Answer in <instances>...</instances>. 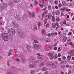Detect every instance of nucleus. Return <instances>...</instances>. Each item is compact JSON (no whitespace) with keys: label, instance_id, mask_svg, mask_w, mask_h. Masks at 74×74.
I'll list each match as a JSON object with an SVG mask.
<instances>
[{"label":"nucleus","instance_id":"64","mask_svg":"<svg viewBox=\"0 0 74 74\" xmlns=\"http://www.w3.org/2000/svg\"><path fill=\"white\" fill-rule=\"evenodd\" d=\"M48 74V71H46L44 73V74Z\"/></svg>","mask_w":74,"mask_h":74},{"label":"nucleus","instance_id":"31","mask_svg":"<svg viewBox=\"0 0 74 74\" xmlns=\"http://www.w3.org/2000/svg\"><path fill=\"white\" fill-rule=\"evenodd\" d=\"M66 40H67V37H65L63 39L62 41H63V42H65Z\"/></svg>","mask_w":74,"mask_h":74},{"label":"nucleus","instance_id":"50","mask_svg":"<svg viewBox=\"0 0 74 74\" xmlns=\"http://www.w3.org/2000/svg\"><path fill=\"white\" fill-rule=\"evenodd\" d=\"M45 26H46V27H49V24H46V25H45Z\"/></svg>","mask_w":74,"mask_h":74},{"label":"nucleus","instance_id":"28","mask_svg":"<svg viewBox=\"0 0 74 74\" xmlns=\"http://www.w3.org/2000/svg\"><path fill=\"white\" fill-rule=\"evenodd\" d=\"M52 27L53 28H55V27H56V25L55 23H52Z\"/></svg>","mask_w":74,"mask_h":74},{"label":"nucleus","instance_id":"43","mask_svg":"<svg viewBox=\"0 0 74 74\" xmlns=\"http://www.w3.org/2000/svg\"><path fill=\"white\" fill-rule=\"evenodd\" d=\"M33 45L34 46L35 48L36 47V46H37V45L36 44V43H35L34 42H33Z\"/></svg>","mask_w":74,"mask_h":74},{"label":"nucleus","instance_id":"37","mask_svg":"<svg viewBox=\"0 0 74 74\" xmlns=\"http://www.w3.org/2000/svg\"><path fill=\"white\" fill-rule=\"evenodd\" d=\"M71 56L68 55L67 57V59H71Z\"/></svg>","mask_w":74,"mask_h":74},{"label":"nucleus","instance_id":"44","mask_svg":"<svg viewBox=\"0 0 74 74\" xmlns=\"http://www.w3.org/2000/svg\"><path fill=\"white\" fill-rule=\"evenodd\" d=\"M56 20L57 22L59 21H60V18L59 17L57 18L56 19Z\"/></svg>","mask_w":74,"mask_h":74},{"label":"nucleus","instance_id":"11","mask_svg":"<svg viewBox=\"0 0 74 74\" xmlns=\"http://www.w3.org/2000/svg\"><path fill=\"white\" fill-rule=\"evenodd\" d=\"M68 53H69V55L71 54L74 53V50L69 51H68Z\"/></svg>","mask_w":74,"mask_h":74},{"label":"nucleus","instance_id":"9","mask_svg":"<svg viewBox=\"0 0 74 74\" xmlns=\"http://www.w3.org/2000/svg\"><path fill=\"white\" fill-rule=\"evenodd\" d=\"M12 25L14 27H17L18 25V23L17 22H13V23H12Z\"/></svg>","mask_w":74,"mask_h":74},{"label":"nucleus","instance_id":"20","mask_svg":"<svg viewBox=\"0 0 74 74\" xmlns=\"http://www.w3.org/2000/svg\"><path fill=\"white\" fill-rule=\"evenodd\" d=\"M41 32L43 34H44L46 33V31L44 29H42L41 30Z\"/></svg>","mask_w":74,"mask_h":74},{"label":"nucleus","instance_id":"7","mask_svg":"<svg viewBox=\"0 0 74 74\" xmlns=\"http://www.w3.org/2000/svg\"><path fill=\"white\" fill-rule=\"evenodd\" d=\"M16 19L18 21H21V17L19 15L17 14L16 16Z\"/></svg>","mask_w":74,"mask_h":74},{"label":"nucleus","instance_id":"41","mask_svg":"<svg viewBox=\"0 0 74 74\" xmlns=\"http://www.w3.org/2000/svg\"><path fill=\"white\" fill-rule=\"evenodd\" d=\"M60 67L61 68H64L65 67V65L64 64H62L61 65Z\"/></svg>","mask_w":74,"mask_h":74},{"label":"nucleus","instance_id":"48","mask_svg":"<svg viewBox=\"0 0 74 74\" xmlns=\"http://www.w3.org/2000/svg\"><path fill=\"white\" fill-rule=\"evenodd\" d=\"M64 60V64H66L67 63V61L65 60Z\"/></svg>","mask_w":74,"mask_h":74},{"label":"nucleus","instance_id":"17","mask_svg":"<svg viewBox=\"0 0 74 74\" xmlns=\"http://www.w3.org/2000/svg\"><path fill=\"white\" fill-rule=\"evenodd\" d=\"M45 64L47 66H50V62L49 63L47 61H46Z\"/></svg>","mask_w":74,"mask_h":74},{"label":"nucleus","instance_id":"12","mask_svg":"<svg viewBox=\"0 0 74 74\" xmlns=\"http://www.w3.org/2000/svg\"><path fill=\"white\" fill-rule=\"evenodd\" d=\"M34 60V58L33 57H30V59H29V61L30 62H33Z\"/></svg>","mask_w":74,"mask_h":74},{"label":"nucleus","instance_id":"45","mask_svg":"<svg viewBox=\"0 0 74 74\" xmlns=\"http://www.w3.org/2000/svg\"><path fill=\"white\" fill-rule=\"evenodd\" d=\"M54 3L55 4L57 5L58 4V1H54Z\"/></svg>","mask_w":74,"mask_h":74},{"label":"nucleus","instance_id":"38","mask_svg":"<svg viewBox=\"0 0 74 74\" xmlns=\"http://www.w3.org/2000/svg\"><path fill=\"white\" fill-rule=\"evenodd\" d=\"M45 18L46 20H48V19H49V17L48 16H46L45 17Z\"/></svg>","mask_w":74,"mask_h":74},{"label":"nucleus","instance_id":"59","mask_svg":"<svg viewBox=\"0 0 74 74\" xmlns=\"http://www.w3.org/2000/svg\"><path fill=\"white\" fill-rule=\"evenodd\" d=\"M66 67H67L68 68V67H69V65L67 64H66Z\"/></svg>","mask_w":74,"mask_h":74},{"label":"nucleus","instance_id":"58","mask_svg":"<svg viewBox=\"0 0 74 74\" xmlns=\"http://www.w3.org/2000/svg\"><path fill=\"white\" fill-rule=\"evenodd\" d=\"M63 24H64L65 25V24H66V21L65 20H64V21L63 22Z\"/></svg>","mask_w":74,"mask_h":74},{"label":"nucleus","instance_id":"35","mask_svg":"<svg viewBox=\"0 0 74 74\" xmlns=\"http://www.w3.org/2000/svg\"><path fill=\"white\" fill-rule=\"evenodd\" d=\"M58 56H57V54H56L54 56H53V58L54 59H56L57 58Z\"/></svg>","mask_w":74,"mask_h":74},{"label":"nucleus","instance_id":"8","mask_svg":"<svg viewBox=\"0 0 74 74\" xmlns=\"http://www.w3.org/2000/svg\"><path fill=\"white\" fill-rule=\"evenodd\" d=\"M13 52L12 50L11 49L9 50L8 52V56H10V55H12Z\"/></svg>","mask_w":74,"mask_h":74},{"label":"nucleus","instance_id":"23","mask_svg":"<svg viewBox=\"0 0 74 74\" xmlns=\"http://www.w3.org/2000/svg\"><path fill=\"white\" fill-rule=\"evenodd\" d=\"M26 48L28 49V50H30V46L29 45H26Z\"/></svg>","mask_w":74,"mask_h":74},{"label":"nucleus","instance_id":"2","mask_svg":"<svg viewBox=\"0 0 74 74\" xmlns=\"http://www.w3.org/2000/svg\"><path fill=\"white\" fill-rule=\"evenodd\" d=\"M8 32L10 36H14L15 33V29L12 28L8 30Z\"/></svg>","mask_w":74,"mask_h":74},{"label":"nucleus","instance_id":"53","mask_svg":"<svg viewBox=\"0 0 74 74\" xmlns=\"http://www.w3.org/2000/svg\"><path fill=\"white\" fill-rule=\"evenodd\" d=\"M58 45V42H56V43H55L54 46L55 47H56V46H57V45Z\"/></svg>","mask_w":74,"mask_h":74},{"label":"nucleus","instance_id":"33","mask_svg":"<svg viewBox=\"0 0 74 74\" xmlns=\"http://www.w3.org/2000/svg\"><path fill=\"white\" fill-rule=\"evenodd\" d=\"M38 26H41V23L40 21H38Z\"/></svg>","mask_w":74,"mask_h":74},{"label":"nucleus","instance_id":"32","mask_svg":"<svg viewBox=\"0 0 74 74\" xmlns=\"http://www.w3.org/2000/svg\"><path fill=\"white\" fill-rule=\"evenodd\" d=\"M26 62V60H25V58H23L22 59V62L23 63H25V62Z\"/></svg>","mask_w":74,"mask_h":74},{"label":"nucleus","instance_id":"26","mask_svg":"<svg viewBox=\"0 0 74 74\" xmlns=\"http://www.w3.org/2000/svg\"><path fill=\"white\" fill-rule=\"evenodd\" d=\"M48 16H49V19H51L52 18V14H51L49 13Z\"/></svg>","mask_w":74,"mask_h":74},{"label":"nucleus","instance_id":"47","mask_svg":"<svg viewBox=\"0 0 74 74\" xmlns=\"http://www.w3.org/2000/svg\"><path fill=\"white\" fill-rule=\"evenodd\" d=\"M44 23L45 24H46L47 23V21L46 20H44Z\"/></svg>","mask_w":74,"mask_h":74},{"label":"nucleus","instance_id":"25","mask_svg":"<svg viewBox=\"0 0 74 74\" xmlns=\"http://www.w3.org/2000/svg\"><path fill=\"white\" fill-rule=\"evenodd\" d=\"M37 58L39 59H41L42 58V55H39L38 56Z\"/></svg>","mask_w":74,"mask_h":74},{"label":"nucleus","instance_id":"63","mask_svg":"<svg viewBox=\"0 0 74 74\" xmlns=\"http://www.w3.org/2000/svg\"><path fill=\"white\" fill-rule=\"evenodd\" d=\"M71 56H74V53H73L71 54Z\"/></svg>","mask_w":74,"mask_h":74},{"label":"nucleus","instance_id":"6","mask_svg":"<svg viewBox=\"0 0 74 74\" xmlns=\"http://www.w3.org/2000/svg\"><path fill=\"white\" fill-rule=\"evenodd\" d=\"M29 67L30 69L36 68V66L35 65L33 64H29Z\"/></svg>","mask_w":74,"mask_h":74},{"label":"nucleus","instance_id":"24","mask_svg":"<svg viewBox=\"0 0 74 74\" xmlns=\"http://www.w3.org/2000/svg\"><path fill=\"white\" fill-rule=\"evenodd\" d=\"M47 9L48 10H51L52 9V7H51V6L50 5H48V6Z\"/></svg>","mask_w":74,"mask_h":74},{"label":"nucleus","instance_id":"18","mask_svg":"<svg viewBox=\"0 0 74 74\" xmlns=\"http://www.w3.org/2000/svg\"><path fill=\"white\" fill-rule=\"evenodd\" d=\"M44 62H42L40 65L39 66L40 67H42L43 66H44Z\"/></svg>","mask_w":74,"mask_h":74},{"label":"nucleus","instance_id":"29","mask_svg":"<svg viewBox=\"0 0 74 74\" xmlns=\"http://www.w3.org/2000/svg\"><path fill=\"white\" fill-rule=\"evenodd\" d=\"M62 3L63 5H66V2H65V1H63Z\"/></svg>","mask_w":74,"mask_h":74},{"label":"nucleus","instance_id":"51","mask_svg":"<svg viewBox=\"0 0 74 74\" xmlns=\"http://www.w3.org/2000/svg\"><path fill=\"white\" fill-rule=\"evenodd\" d=\"M62 4H59V8H60V7H62Z\"/></svg>","mask_w":74,"mask_h":74},{"label":"nucleus","instance_id":"21","mask_svg":"<svg viewBox=\"0 0 74 74\" xmlns=\"http://www.w3.org/2000/svg\"><path fill=\"white\" fill-rule=\"evenodd\" d=\"M66 7H64L62 8L61 9V10L62 11H66Z\"/></svg>","mask_w":74,"mask_h":74},{"label":"nucleus","instance_id":"4","mask_svg":"<svg viewBox=\"0 0 74 74\" xmlns=\"http://www.w3.org/2000/svg\"><path fill=\"white\" fill-rule=\"evenodd\" d=\"M18 34L19 37L22 38H24V37H25V34L21 31L18 32Z\"/></svg>","mask_w":74,"mask_h":74},{"label":"nucleus","instance_id":"10","mask_svg":"<svg viewBox=\"0 0 74 74\" xmlns=\"http://www.w3.org/2000/svg\"><path fill=\"white\" fill-rule=\"evenodd\" d=\"M37 50H39L40 48H41V45H36V46L35 47Z\"/></svg>","mask_w":74,"mask_h":74},{"label":"nucleus","instance_id":"19","mask_svg":"<svg viewBox=\"0 0 74 74\" xmlns=\"http://www.w3.org/2000/svg\"><path fill=\"white\" fill-rule=\"evenodd\" d=\"M57 74V70H54L51 73V74Z\"/></svg>","mask_w":74,"mask_h":74},{"label":"nucleus","instance_id":"54","mask_svg":"<svg viewBox=\"0 0 74 74\" xmlns=\"http://www.w3.org/2000/svg\"><path fill=\"white\" fill-rule=\"evenodd\" d=\"M61 64H64V60H62L61 61Z\"/></svg>","mask_w":74,"mask_h":74},{"label":"nucleus","instance_id":"49","mask_svg":"<svg viewBox=\"0 0 74 74\" xmlns=\"http://www.w3.org/2000/svg\"><path fill=\"white\" fill-rule=\"evenodd\" d=\"M15 60H17V61H19V62L20 61V60H19L18 58H16Z\"/></svg>","mask_w":74,"mask_h":74},{"label":"nucleus","instance_id":"36","mask_svg":"<svg viewBox=\"0 0 74 74\" xmlns=\"http://www.w3.org/2000/svg\"><path fill=\"white\" fill-rule=\"evenodd\" d=\"M47 70V68L45 67H43L42 68V70H43V71H46Z\"/></svg>","mask_w":74,"mask_h":74},{"label":"nucleus","instance_id":"39","mask_svg":"<svg viewBox=\"0 0 74 74\" xmlns=\"http://www.w3.org/2000/svg\"><path fill=\"white\" fill-rule=\"evenodd\" d=\"M32 17H35V14H34V12L32 13Z\"/></svg>","mask_w":74,"mask_h":74},{"label":"nucleus","instance_id":"16","mask_svg":"<svg viewBox=\"0 0 74 74\" xmlns=\"http://www.w3.org/2000/svg\"><path fill=\"white\" fill-rule=\"evenodd\" d=\"M57 35H58V33H57V32H54L53 34V33L51 34V35L53 37L54 36H57Z\"/></svg>","mask_w":74,"mask_h":74},{"label":"nucleus","instance_id":"56","mask_svg":"<svg viewBox=\"0 0 74 74\" xmlns=\"http://www.w3.org/2000/svg\"><path fill=\"white\" fill-rule=\"evenodd\" d=\"M66 11L67 12H69V11H70V9H66Z\"/></svg>","mask_w":74,"mask_h":74},{"label":"nucleus","instance_id":"22","mask_svg":"<svg viewBox=\"0 0 74 74\" xmlns=\"http://www.w3.org/2000/svg\"><path fill=\"white\" fill-rule=\"evenodd\" d=\"M45 49L47 51H49L51 49V48L49 47H45Z\"/></svg>","mask_w":74,"mask_h":74},{"label":"nucleus","instance_id":"34","mask_svg":"<svg viewBox=\"0 0 74 74\" xmlns=\"http://www.w3.org/2000/svg\"><path fill=\"white\" fill-rule=\"evenodd\" d=\"M13 1L15 2V3H19V2L20 0H13Z\"/></svg>","mask_w":74,"mask_h":74},{"label":"nucleus","instance_id":"15","mask_svg":"<svg viewBox=\"0 0 74 74\" xmlns=\"http://www.w3.org/2000/svg\"><path fill=\"white\" fill-rule=\"evenodd\" d=\"M65 36H66V34H65L64 33L62 34L61 35L60 37L61 39H62V38H63Z\"/></svg>","mask_w":74,"mask_h":74},{"label":"nucleus","instance_id":"55","mask_svg":"<svg viewBox=\"0 0 74 74\" xmlns=\"http://www.w3.org/2000/svg\"><path fill=\"white\" fill-rule=\"evenodd\" d=\"M55 25L56 26H58V25H59V23H58V22H57L55 23Z\"/></svg>","mask_w":74,"mask_h":74},{"label":"nucleus","instance_id":"14","mask_svg":"<svg viewBox=\"0 0 74 74\" xmlns=\"http://www.w3.org/2000/svg\"><path fill=\"white\" fill-rule=\"evenodd\" d=\"M48 13V11L47 10H46L43 12V14L42 15V17H44V15H45V14Z\"/></svg>","mask_w":74,"mask_h":74},{"label":"nucleus","instance_id":"42","mask_svg":"<svg viewBox=\"0 0 74 74\" xmlns=\"http://www.w3.org/2000/svg\"><path fill=\"white\" fill-rule=\"evenodd\" d=\"M34 42L36 43V44H37L38 43H39V42H38V40H34Z\"/></svg>","mask_w":74,"mask_h":74},{"label":"nucleus","instance_id":"27","mask_svg":"<svg viewBox=\"0 0 74 74\" xmlns=\"http://www.w3.org/2000/svg\"><path fill=\"white\" fill-rule=\"evenodd\" d=\"M47 42H49L51 41V40L49 38H47L46 40Z\"/></svg>","mask_w":74,"mask_h":74},{"label":"nucleus","instance_id":"61","mask_svg":"<svg viewBox=\"0 0 74 74\" xmlns=\"http://www.w3.org/2000/svg\"><path fill=\"white\" fill-rule=\"evenodd\" d=\"M35 62L37 63H38V62H39V60H36L35 61Z\"/></svg>","mask_w":74,"mask_h":74},{"label":"nucleus","instance_id":"1","mask_svg":"<svg viewBox=\"0 0 74 74\" xmlns=\"http://www.w3.org/2000/svg\"><path fill=\"white\" fill-rule=\"evenodd\" d=\"M8 34L7 33H3L2 34L1 37L5 41H8L9 40V37Z\"/></svg>","mask_w":74,"mask_h":74},{"label":"nucleus","instance_id":"52","mask_svg":"<svg viewBox=\"0 0 74 74\" xmlns=\"http://www.w3.org/2000/svg\"><path fill=\"white\" fill-rule=\"evenodd\" d=\"M68 62V63H71V61L70 60V59H68V60H67Z\"/></svg>","mask_w":74,"mask_h":74},{"label":"nucleus","instance_id":"62","mask_svg":"<svg viewBox=\"0 0 74 74\" xmlns=\"http://www.w3.org/2000/svg\"><path fill=\"white\" fill-rule=\"evenodd\" d=\"M42 5L43 6H45V5H46V3H42Z\"/></svg>","mask_w":74,"mask_h":74},{"label":"nucleus","instance_id":"57","mask_svg":"<svg viewBox=\"0 0 74 74\" xmlns=\"http://www.w3.org/2000/svg\"><path fill=\"white\" fill-rule=\"evenodd\" d=\"M58 51H59V52H60V51H61V49H60V47H59L58 49Z\"/></svg>","mask_w":74,"mask_h":74},{"label":"nucleus","instance_id":"3","mask_svg":"<svg viewBox=\"0 0 74 74\" xmlns=\"http://www.w3.org/2000/svg\"><path fill=\"white\" fill-rule=\"evenodd\" d=\"M55 55V52H50L48 54V55L49 57V58L51 60L53 59V56Z\"/></svg>","mask_w":74,"mask_h":74},{"label":"nucleus","instance_id":"30","mask_svg":"<svg viewBox=\"0 0 74 74\" xmlns=\"http://www.w3.org/2000/svg\"><path fill=\"white\" fill-rule=\"evenodd\" d=\"M35 6H36L38 4V2L36 1H35Z\"/></svg>","mask_w":74,"mask_h":74},{"label":"nucleus","instance_id":"13","mask_svg":"<svg viewBox=\"0 0 74 74\" xmlns=\"http://www.w3.org/2000/svg\"><path fill=\"white\" fill-rule=\"evenodd\" d=\"M60 11L59 10H57L56 11V15H60Z\"/></svg>","mask_w":74,"mask_h":74},{"label":"nucleus","instance_id":"5","mask_svg":"<svg viewBox=\"0 0 74 74\" xmlns=\"http://www.w3.org/2000/svg\"><path fill=\"white\" fill-rule=\"evenodd\" d=\"M50 67L52 68H56V65L52 62H50Z\"/></svg>","mask_w":74,"mask_h":74},{"label":"nucleus","instance_id":"40","mask_svg":"<svg viewBox=\"0 0 74 74\" xmlns=\"http://www.w3.org/2000/svg\"><path fill=\"white\" fill-rule=\"evenodd\" d=\"M33 30H37V27H33Z\"/></svg>","mask_w":74,"mask_h":74},{"label":"nucleus","instance_id":"60","mask_svg":"<svg viewBox=\"0 0 74 74\" xmlns=\"http://www.w3.org/2000/svg\"><path fill=\"white\" fill-rule=\"evenodd\" d=\"M69 44L70 45H73V42H70Z\"/></svg>","mask_w":74,"mask_h":74},{"label":"nucleus","instance_id":"46","mask_svg":"<svg viewBox=\"0 0 74 74\" xmlns=\"http://www.w3.org/2000/svg\"><path fill=\"white\" fill-rule=\"evenodd\" d=\"M31 74H34V71L32 70L31 71Z\"/></svg>","mask_w":74,"mask_h":74}]
</instances>
